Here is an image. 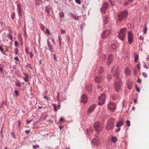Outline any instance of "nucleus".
<instances>
[{
	"label": "nucleus",
	"mask_w": 149,
	"mask_h": 149,
	"mask_svg": "<svg viewBox=\"0 0 149 149\" xmlns=\"http://www.w3.org/2000/svg\"><path fill=\"white\" fill-rule=\"evenodd\" d=\"M114 71V76L115 79V88L117 91H119L120 88L121 82L119 78L120 75V69L117 65L114 66L112 68V71Z\"/></svg>",
	"instance_id": "nucleus-1"
},
{
	"label": "nucleus",
	"mask_w": 149,
	"mask_h": 149,
	"mask_svg": "<svg viewBox=\"0 0 149 149\" xmlns=\"http://www.w3.org/2000/svg\"><path fill=\"white\" fill-rule=\"evenodd\" d=\"M128 13L126 10H124L119 13L118 16V20L120 22L125 20L127 16Z\"/></svg>",
	"instance_id": "nucleus-2"
},
{
	"label": "nucleus",
	"mask_w": 149,
	"mask_h": 149,
	"mask_svg": "<svg viewBox=\"0 0 149 149\" xmlns=\"http://www.w3.org/2000/svg\"><path fill=\"white\" fill-rule=\"evenodd\" d=\"M126 30L127 29L125 28L121 29L118 36V37L122 40H124L125 38Z\"/></svg>",
	"instance_id": "nucleus-3"
},
{
	"label": "nucleus",
	"mask_w": 149,
	"mask_h": 149,
	"mask_svg": "<svg viewBox=\"0 0 149 149\" xmlns=\"http://www.w3.org/2000/svg\"><path fill=\"white\" fill-rule=\"evenodd\" d=\"M114 122V120L113 118H111L108 120L107 123L106 127L107 130H109L113 128Z\"/></svg>",
	"instance_id": "nucleus-4"
},
{
	"label": "nucleus",
	"mask_w": 149,
	"mask_h": 149,
	"mask_svg": "<svg viewBox=\"0 0 149 149\" xmlns=\"http://www.w3.org/2000/svg\"><path fill=\"white\" fill-rule=\"evenodd\" d=\"M94 127L95 129V131L97 132L102 131L103 128L102 124H100L99 122H96L94 125Z\"/></svg>",
	"instance_id": "nucleus-5"
},
{
	"label": "nucleus",
	"mask_w": 149,
	"mask_h": 149,
	"mask_svg": "<svg viewBox=\"0 0 149 149\" xmlns=\"http://www.w3.org/2000/svg\"><path fill=\"white\" fill-rule=\"evenodd\" d=\"M99 99L100 100L98 104L99 105H101L103 104L105 102V95L104 94H102L99 97Z\"/></svg>",
	"instance_id": "nucleus-6"
},
{
	"label": "nucleus",
	"mask_w": 149,
	"mask_h": 149,
	"mask_svg": "<svg viewBox=\"0 0 149 149\" xmlns=\"http://www.w3.org/2000/svg\"><path fill=\"white\" fill-rule=\"evenodd\" d=\"M108 107L110 110L114 111L116 109V105L114 102H111L108 105Z\"/></svg>",
	"instance_id": "nucleus-7"
},
{
	"label": "nucleus",
	"mask_w": 149,
	"mask_h": 149,
	"mask_svg": "<svg viewBox=\"0 0 149 149\" xmlns=\"http://www.w3.org/2000/svg\"><path fill=\"white\" fill-rule=\"evenodd\" d=\"M133 36L132 32L129 31L128 33V42L130 44H131L133 42Z\"/></svg>",
	"instance_id": "nucleus-8"
},
{
	"label": "nucleus",
	"mask_w": 149,
	"mask_h": 149,
	"mask_svg": "<svg viewBox=\"0 0 149 149\" xmlns=\"http://www.w3.org/2000/svg\"><path fill=\"white\" fill-rule=\"evenodd\" d=\"M96 107V105L95 104L91 106L88 109V114H90L93 110Z\"/></svg>",
	"instance_id": "nucleus-9"
},
{
	"label": "nucleus",
	"mask_w": 149,
	"mask_h": 149,
	"mask_svg": "<svg viewBox=\"0 0 149 149\" xmlns=\"http://www.w3.org/2000/svg\"><path fill=\"white\" fill-rule=\"evenodd\" d=\"M92 143L98 146L99 144L98 138L97 137H96L95 139H93Z\"/></svg>",
	"instance_id": "nucleus-10"
},
{
	"label": "nucleus",
	"mask_w": 149,
	"mask_h": 149,
	"mask_svg": "<svg viewBox=\"0 0 149 149\" xmlns=\"http://www.w3.org/2000/svg\"><path fill=\"white\" fill-rule=\"evenodd\" d=\"M87 101V98L86 95H83L81 97V102L84 103H86Z\"/></svg>",
	"instance_id": "nucleus-11"
},
{
	"label": "nucleus",
	"mask_w": 149,
	"mask_h": 149,
	"mask_svg": "<svg viewBox=\"0 0 149 149\" xmlns=\"http://www.w3.org/2000/svg\"><path fill=\"white\" fill-rule=\"evenodd\" d=\"M17 12L18 13V15L20 16L22 15V13L21 12L22 10L21 9V6L20 5L18 4L17 5Z\"/></svg>",
	"instance_id": "nucleus-12"
},
{
	"label": "nucleus",
	"mask_w": 149,
	"mask_h": 149,
	"mask_svg": "<svg viewBox=\"0 0 149 149\" xmlns=\"http://www.w3.org/2000/svg\"><path fill=\"white\" fill-rule=\"evenodd\" d=\"M113 57L114 56L112 55H110L108 57V61L107 62V64L108 65L109 64L112 62Z\"/></svg>",
	"instance_id": "nucleus-13"
},
{
	"label": "nucleus",
	"mask_w": 149,
	"mask_h": 149,
	"mask_svg": "<svg viewBox=\"0 0 149 149\" xmlns=\"http://www.w3.org/2000/svg\"><path fill=\"white\" fill-rule=\"evenodd\" d=\"M127 87L130 90H131L132 88V84L131 81L128 80L127 82Z\"/></svg>",
	"instance_id": "nucleus-14"
},
{
	"label": "nucleus",
	"mask_w": 149,
	"mask_h": 149,
	"mask_svg": "<svg viewBox=\"0 0 149 149\" xmlns=\"http://www.w3.org/2000/svg\"><path fill=\"white\" fill-rule=\"evenodd\" d=\"M109 31H104L103 33L102 37L103 38L107 37L109 35Z\"/></svg>",
	"instance_id": "nucleus-15"
},
{
	"label": "nucleus",
	"mask_w": 149,
	"mask_h": 149,
	"mask_svg": "<svg viewBox=\"0 0 149 149\" xmlns=\"http://www.w3.org/2000/svg\"><path fill=\"white\" fill-rule=\"evenodd\" d=\"M102 78L100 77H97L95 78V81L96 82H97L99 83L101 82L102 80Z\"/></svg>",
	"instance_id": "nucleus-16"
},
{
	"label": "nucleus",
	"mask_w": 149,
	"mask_h": 149,
	"mask_svg": "<svg viewBox=\"0 0 149 149\" xmlns=\"http://www.w3.org/2000/svg\"><path fill=\"white\" fill-rule=\"evenodd\" d=\"M123 123H124L122 120H120L118 123L116 125V126L118 127H120L123 125Z\"/></svg>",
	"instance_id": "nucleus-17"
},
{
	"label": "nucleus",
	"mask_w": 149,
	"mask_h": 149,
	"mask_svg": "<svg viewBox=\"0 0 149 149\" xmlns=\"http://www.w3.org/2000/svg\"><path fill=\"white\" fill-rule=\"evenodd\" d=\"M125 73L127 75H129L131 73V70L128 68H126L125 70Z\"/></svg>",
	"instance_id": "nucleus-18"
},
{
	"label": "nucleus",
	"mask_w": 149,
	"mask_h": 149,
	"mask_svg": "<svg viewBox=\"0 0 149 149\" xmlns=\"http://www.w3.org/2000/svg\"><path fill=\"white\" fill-rule=\"evenodd\" d=\"M6 36L10 40V42H9V43H10H10H12L13 42V37L12 35L10 34H8Z\"/></svg>",
	"instance_id": "nucleus-19"
},
{
	"label": "nucleus",
	"mask_w": 149,
	"mask_h": 149,
	"mask_svg": "<svg viewBox=\"0 0 149 149\" xmlns=\"http://www.w3.org/2000/svg\"><path fill=\"white\" fill-rule=\"evenodd\" d=\"M117 46L114 44H112L110 47L111 50L113 51L115 50Z\"/></svg>",
	"instance_id": "nucleus-20"
},
{
	"label": "nucleus",
	"mask_w": 149,
	"mask_h": 149,
	"mask_svg": "<svg viewBox=\"0 0 149 149\" xmlns=\"http://www.w3.org/2000/svg\"><path fill=\"white\" fill-rule=\"evenodd\" d=\"M111 140L113 142H115L117 141V138L115 136H113L111 138Z\"/></svg>",
	"instance_id": "nucleus-21"
},
{
	"label": "nucleus",
	"mask_w": 149,
	"mask_h": 149,
	"mask_svg": "<svg viewBox=\"0 0 149 149\" xmlns=\"http://www.w3.org/2000/svg\"><path fill=\"white\" fill-rule=\"evenodd\" d=\"M134 57L135 58V61L136 62L138 60L139 58V56L137 54H134Z\"/></svg>",
	"instance_id": "nucleus-22"
},
{
	"label": "nucleus",
	"mask_w": 149,
	"mask_h": 149,
	"mask_svg": "<svg viewBox=\"0 0 149 149\" xmlns=\"http://www.w3.org/2000/svg\"><path fill=\"white\" fill-rule=\"evenodd\" d=\"M108 4L107 3H105L103 4L102 7L106 9L108 7Z\"/></svg>",
	"instance_id": "nucleus-23"
},
{
	"label": "nucleus",
	"mask_w": 149,
	"mask_h": 149,
	"mask_svg": "<svg viewBox=\"0 0 149 149\" xmlns=\"http://www.w3.org/2000/svg\"><path fill=\"white\" fill-rule=\"evenodd\" d=\"M60 17L61 18L63 17L64 16V13L63 12H61L59 13Z\"/></svg>",
	"instance_id": "nucleus-24"
},
{
	"label": "nucleus",
	"mask_w": 149,
	"mask_h": 149,
	"mask_svg": "<svg viewBox=\"0 0 149 149\" xmlns=\"http://www.w3.org/2000/svg\"><path fill=\"white\" fill-rule=\"evenodd\" d=\"M106 9L102 7L101 9V12L104 13H105Z\"/></svg>",
	"instance_id": "nucleus-25"
},
{
	"label": "nucleus",
	"mask_w": 149,
	"mask_h": 149,
	"mask_svg": "<svg viewBox=\"0 0 149 149\" xmlns=\"http://www.w3.org/2000/svg\"><path fill=\"white\" fill-rule=\"evenodd\" d=\"M104 71V69H103V68L102 67H101L100 68V69H99V74H100L101 73H102Z\"/></svg>",
	"instance_id": "nucleus-26"
},
{
	"label": "nucleus",
	"mask_w": 149,
	"mask_h": 149,
	"mask_svg": "<svg viewBox=\"0 0 149 149\" xmlns=\"http://www.w3.org/2000/svg\"><path fill=\"white\" fill-rule=\"evenodd\" d=\"M15 54L18 55L19 54V50L18 49L15 48Z\"/></svg>",
	"instance_id": "nucleus-27"
},
{
	"label": "nucleus",
	"mask_w": 149,
	"mask_h": 149,
	"mask_svg": "<svg viewBox=\"0 0 149 149\" xmlns=\"http://www.w3.org/2000/svg\"><path fill=\"white\" fill-rule=\"evenodd\" d=\"M104 20L105 24H107V21L108 20V18L107 17H106V16H105L104 18Z\"/></svg>",
	"instance_id": "nucleus-28"
},
{
	"label": "nucleus",
	"mask_w": 149,
	"mask_h": 149,
	"mask_svg": "<svg viewBox=\"0 0 149 149\" xmlns=\"http://www.w3.org/2000/svg\"><path fill=\"white\" fill-rule=\"evenodd\" d=\"M45 12H47L48 14L49 13V11L48 8L47 6L45 7Z\"/></svg>",
	"instance_id": "nucleus-29"
},
{
	"label": "nucleus",
	"mask_w": 149,
	"mask_h": 149,
	"mask_svg": "<svg viewBox=\"0 0 149 149\" xmlns=\"http://www.w3.org/2000/svg\"><path fill=\"white\" fill-rule=\"evenodd\" d=\"M147 28L146 27V25H145V27L144 29H143V31H144L143 33L144 34H145V33H146L147 31Z\"/></svg>",
	"instance_id": "nucleus-30"
},
{
	"label": "nucleus",
	"mask_w": 149,
	"mask_h": 149,
	"mask_svg": "<svg viewBox=\"0 0 149 149\" xmlns=\"http://www.w3.org/2000/svg\"><path fill=\"white\" fill-rule=\"evenodd\" d=\"M15 93L16 95V97H17L19 95V92L17 90L15 91Z\"/></svg>",
	"instance_id": "nucleus-31"
},
{
	"label": "nucleus",
	"mask_w": 149,
	"mask_h": 149,
	"mask_svg": "<svg viewBox=\"0 0 149 149\" xmlns=\"http://www.w3.org/2000/svg\"><path fill=\"white\" fill-rule=\"evenodd\" d=\"M39 147V146L38 145H36L33 146V148L35 149H36L37 148H38Z\"/></svg>",
	"instance_id": "nucleus-32"
},
{
	"label": "nucleus",
	"mask_w": 149,
	"mask_h": 149,
	"mask_svg": "<svg viewBox=\"0 0 149 149\" xmlns=\"http://www.w3.org/2000/svg\"><path fill=\"white\" fill-rule=\"evenodd\" d=\"M126 123L128 126H130V122L129 120H127L126 121Z\"/></svg>",
	"instance_id": "nucleus-33"
},
{
	"label": "nucleus",
	"mask_w": 149,
	"mask_h": 149,
	"mask_svg": "<svg viewBox=\"0 0 149 149\" xmlns=\"http://www.w3.org/2000/svg\"><path fill=\"white\" fill-rule=\"evenodd\" d=\"M142 75L145 78H146L147 77V74L145 72H143L142 73Z\"/></svg>",
	"instance_id": "nucleus-34"
},
{
	"label": "nucleus",
	"mask_w": 149,
	"mask_h": 149,
	"mask_svg": "<svg viewBox=\"0 0 149 149\" xmlns=\"http://www.w3.org/2000/svg\"><path fill=\"white\" fill-rule=\"evenodd\" d=\"M16 85L18 86H21V84L20 82H16Z\"/></svg>",
	"instance_id": "nucleus-35"
},
{
	"label": "nucleus",
	"mask_w": 149,
	"mask_h": 149,
	"mask_svg": "<svg viewBox=\"0 0 149 149\" xmlns=\"http://www.w3.org/2000/svg\"><path fill=\"white\" fill-rule=\"evenodd\" d=\"M17 123H18V127L19 128L21 124V121L20 120L18 121Z\"/></svg>",
	"instance_id": "nucleus-36"
},
{
	"label": "nucleus",
	"mask_w": 149,
	"mask_h": 149,
	"mask_svg": "<svg viewBox=\"0 0 149 149\" xmlns=\"http://www.w3.org/2000/svg\"><path fill=\"white\" fill-rule=\"evenodd\" d=\"M15 16V13H14L13 14H12L11 15V18L13 19H14V18Z\"/></svg>",
	"instance_id": "nucleus-37"
},
{
	"label": "nucleus",
	"mask_w": 149,
	"mask_h": 149,
	"mask_svg": "<svg viewBox=\"0 0 149 149\" xmlns=\"http://www.w3.org/2000/svg\"><path fill=\"white\" fill-rule=\"evenodd\" d=\"M106 56L104 55H103L102 56V59L103 61H104L105 59Z\"/></svg>",
	"instance_id": "nucleus-38"
},
{
	"label": "nucleus",
	"mask_w": 149,
	"mask_h": 149,
	"mask_svg": "<svg viewBox=\"0 0 149 149\" xmlns=\"http://www.w3.org/2000/svg\"><path fill=\"white\" fill-rule=\"evenodd\" d=\"M14 59L16 61H19V58L17 56H15L14 58Z\"/></svg>",
	"instance_id": "nucleus-39"
},
{
	"label": "nucleus",
	"mask_w": 149,
	"mask_h": 149,
	"mask_svg": "<svg viewBox=\"0 0 149 149\" xmlns=\"http://www.w3.org/2000/svg\"><path fill=\"white\" fill-rule=\"evenodd\" d=\"M46 33H47L49 35L50 34V33L49 31V30L48 29H46Z\"/></svg>",
	"instance_id": "nucleus-40"
},
{
	"label": "nucleus",
	"mask_w": 149,
	"mask_h": 149,
	"mask_svg": "<svg viewBox=\"0 0 149 149\" xmlns=\"http://www.w3.org/2000/svg\"><path fill=\"white\" fill-rule=\"evenodd\" d=\"M75 1L78 4H80L81 3L80 0H75Z\"/></svg>",
	"instance_id": "nucleus-41"
},
{
	"label": "nucleus",
	"mask_w": 149,
	"mask_h": 149,
	"mask_svg": "<svg viewBox=\"0 0 149 149\" xmlns=\"http://www.w3.org/2000/svg\"><path fill=\"white\" fill-rule=\"evenodd\" d=\"M136 86L137 85H136L135 86L136 88V91L139 92L140 91V88L139 87H136Z\"/></svg>",
	"instance_id": "nucleus-42"
},
{
	"label": "nucleus",
	"mask_w": 149,
	"mask_h": 149,
	"mask_svg": "<svg viewBox=\"0 0 149 149\" xmlns=\"http://www.w3.org/2000/svg\"><path fill=\"white\" fill-rule=\"evenodd\" d=\"M24 80L26 81V82H27V81H28V78L27 77H25V78H24Z\"/></svg>",
	"instance_id": "nucleus-43"
},
{
	"label": "nucleus",
	"mask_w": 149,
	"mask_h": 149,
	"mask_svg": "<svg viewBox=\"0 0 149 149\" xmlns=\"http://www.w3.org/2000/svg\"><path fill=\"white\" fill-rule=\"evenodd\" d=\"M72 15H73V17L75 19L77 20L78 19L77 17L74 16L73 14H72Z\"/></svg>",
	"instance_id": "nucleus-44"
},
{
	"label": "nucleus",
	"mask_w": 149,
	"mask_h": 149,
	"mask_svg": "<svg viewBox=\"0 0 149 149\" xmlns=\"http://www.w3.org/2000/svg\"><path fill=\"white\" fill-rule=\"evenodd\" d=\"M18 42L16 41H15V45L16 47H17L18 46Z\"/></svg>",
	"instance_id": "nucleus-45"
},
{
	"label": "nucleus",
	"mask_w": 149,
	"mask_h": 149,
	"mask_svg": "<svg viewBox=\"0 0 149 149\" xmlns=\"http://www.w3.org/2000/svg\"><path fill=\"white\" fill-rule=\"evenodd\" d=\"M64 119L63 118L61 117L60 118V121H61V122L63 121H64Z\"/></svg>",
	"instance_id": "nucleus-46"
},
{
	"label": "nucleus",
	"mask_w": 149,
	"mask_h": 149,
	"mask_svg": "<svg viewBox=\"0 0 149 149\" xmlns=\"http://www.w3.org/2000/svg\"><path fill=\"white\" fill-rule=\"evenodd\" d=\"M18 37H19V39L20 40H21L22 39V38L21 37V35L20 34H19L18 35Z\"/></svg>",
	"instance_id": "nucleus-47"
},
{
	"label": "nucleus",
	"mask_w": 149,
	"mask_h": 149,
	"mask_svg": "<svg viewBox=\"0 0 149 149\" xmlns=\"http://www.w3.org/2000/svg\"><path fill=\"white\" fill-rule=\"evenodd\" d=\"M61 32L62 34H63L65 33V31L63 30H61Z\"/></svg>",
	"instance_id": "nucleus-48"
},
{
	"label": "nucleus",
	"mask_w": 149,
	"mask_h": 149,
	"mask_svg": "<svg viewBox=\"0 0 149 149\" xmlns=\"http://www.w3.org/2000/svg\"><path fill=\"white\" fill-rule=\"evenodd\" d=\"M25 51L27 54L29 53V50L27 48H26Z\"/></svg>",
	"instance_id": "nucleus-49"
},
{
	"label": "nucleus",
	"mask_w": 149,
	"mask_h": 149,
	"mask_svg": "<svg viewBox=\"0 0 149 149\" xmlns=\"http://www.w3.org/2000/svg\"><path fill=\"white\" fill-rule=\"evenodd\" d=\"M33 56V54L32 53V52H30V57L31 58H32V57Z\"/></svg>",
	"instance_id": "nucleus-50"
},
{
	"label": "nucleus",
	"mask_w": 149,
	"mask_h": 149,
	"mask_svg": "<svg viewBox=\"0 0 149 149\" xmlns=\"http://www.w3.org/2000/svg\"><path fill=\"white\" fill-rule=\"evenodd\" d=\"M31 122V120H27V123L28 124H29Z\"/></svg>",
	"instance_id": "nucleus-51"
},
{
	"label": "nucleus",
	"mask_w": 149,
	"mask_h": 149,
	"mask_svg": "<svg viewBox=\"0 0 149 149\" xmlns=\"http://www.w3.org/2000/svg\"><path fill=\"white\" fill-rule=\"evenodd\" d=\"M0 50L1 52H3V48L2 47H1L0 46Z\"/></svg>",
	"instance_id": "nucleus-52"
},
{
	"label": "nucleus",
	"mask_w": 149,
	"mask_h": 149,
	"mask_svg": "<svg viewBox=\"0 0 149 149\" xmlns=\"http://www.w3.org/2000/svg\"><path fill=\"white\" fill-rule=\"evenodd\" d=\"M44 28H45L44 26L43 25H42V26H41V29L42 30H44Z\"/></svg>",
	"instance_id": "nucleus-53"
},
{
	"label": "nucleus",
	"mask_w": 149,
	"mask_h": 149,
	"mask_svg": "<svg viewBox=\"0 0 149 149\" xmlns=\"http://www.w3.org/2000/svg\"><path fill=\"white\" fill-rule=\"evenodd\" d=\"M48 46L49 47H50L51 46V45H50V43H49V42H48Z\"/></svg>",
	"instance_id": "nucleus-54"
},
{
	"label": "nucleus",
	"mask_w": 149,
	"mask_h": 149,
	"mask_svg": "<svg viewBox=\"0 0 149 149\" xmlns=\"http://www.w3.org/2000/svg\"><path fill=\"white\" fill-rule=\"evenodd\" d=\"M120 130V128H118L116 130V131L117 132H118Z\"/></svg>",
	"instance_id": "nucleus-55"
},
{
	"label": "nucleus",
	"mask_w": 149,
	"mask_h": 149,
	"mask_svg": "<svg viewBox=\"0 0 149 149\" xmlns=\"http://www.w3.org/2000/svg\"><path fill=\"white\" fill-rule=\"evenodd\" d=\"M87 132H88V131H89L90 130V131H91V132H93V131H92V130H90V129H87Z\"/></svg>",
	"instance_id": "nucleus-56"
},
{
	"label": "nucleus",
	"mask_w": 149,
	"mask_h": 149,
	"mask_svg": "<svg viewBox=\"0 0 149 149\" xmlns=\"http://www.w3.org/2000/svg\"><path fill=\"white\" fill-rule=\"evenodd\" d=\"M138 83H140L141 82V80L140 79H138Z\"/></svg>",
	"instance_id": "nucleus-57"
},
{
	"label": "nucleus",
	"mask_w": 149,
	"mask_h": 149,
	"mask_svg": "<svg viewBox=\"0 0 149 149\" xmlns=\"http://www.w3.org/2000/svg\"><path fill=\"white\" fill-rule=\"evenodd\" d=\"M60 107H61V106H60V104L58 105V106H57V108L58 109H60Z\"/></svg>",
	"instance_id": "nucleus-58"
},
{
	"label": "nucleus",
	"mask_w": 149,
	"mask_h": 149,
	"mask_svg": "<svg viewBox=\"0 0 149 149\" xmlns=\"http://www.w3.org/2000/svg\"><path fill=\"white\" fill-rule=\"evenodd\" d=\"M30 132V131L29 130H26V133H27L28 134H29V133Z\"/></svg>",
	"instance_id": "nucleus-59"
},
{
	"label": "nucleus",
	"mask_w": 149,
	"mask_h": 149,
	"mask_svg": "<svg viewBox=\"0 0 149 149\" xmlns=\"http://www.w3.org/2000/svg\"><path fill=\"white\" fill-rule=\"evenodd\" d=\"M3 70V69L2 68H0V71L1 72H2Z\"/></svg>",
	"instance_id": "nucleus-60"
},
{
	"label": "nucleus",
	"mask_w": 149,
	"mask_h": 149,
	"mask_svg": "<svg viewBox=\"0 0 149 149\" xmlns=\"http://www.w3.org/2000/svg\"><path fill=\"white\" fill-rule=\"evenodd\" d=\"M137 102V100L136 99H135L134 100V103H136Z\"/></svg>",
	"instance_id": "nucleus-61"
},
{
	"label": "nucleus",
	"mask_w": 149,
	"mask_h": 149,
	"mask_svg": "<svg viewBox=\"0 0 149 149\" xmlns=\"http://www.w3.org/2000/svg\"><path fill=\"white\" fill-rule=\"evenodd\" d=\"M53 107H54V108H55L56 107V105L55 104H53Z\"/></svg>",
	"instance_id": "nucleus-62"
},
{
	"label": "nucleus",
	"mask_w": 149,
	"mask_h": 149,
	"mask_svg": "<svg viewBox=\"0 0 149 149\" xmlns=\"http://www.w3.org/2000/svg\"><path fill=\"white\" fill-rule=\"evenodd\" d=\"M144 67L146 69H148V68L147 67V66L146 65H145L144 66Z\"/></svg>",
	"instance_id": "nucleus-63"
},
{
	"label": "nucleus",
	"mask_w": 149,
	"mask_h": 149,
	"mask_svg": "<svg viewBox=\"0 0 149 149\" xmlns=\"http://www.w3.org/2000/svg\"><path fill=\"white\" fill-rule=\"evenodd\" d=\"M128 4V3L127 2H125V5H127Z\"/></svg>",
	"instance_id": "nucleus-64"
}]
</instances>
